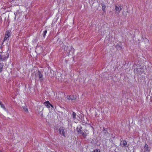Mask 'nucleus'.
<instances>
[{"label":"nucleus","instance_id":"nucleus-1","mask_svg":"<svg viewBox=\"0 0 152 152\" xmlns=\"http://www.w3.org/2000/svg\"><path fill=\"white\" fill-rule=\"evenodd\" d=\"M9 49V47H8V50L7 51V53L6 54H5V53H1L0 52V60L2 61L5 60L8 58L9 56V53L10 52V51H9V52L8 53Z\"/></svg>","mask_w":152,"mask_h":152},{"label":"nucleus","instance_id":"nucleus-2","mask_svg":"<svg viewBox=\"0 0 152 152\" xmlns=\"http://www.w3.org/2000/svg\"><path fill=\"white\" fill-rule=\"evenodd\" d=\"M107 130L108 128H105L104 127H103V135L104 137H105L106 138H107L110 134V133L108 132Z\"/></svg>","mask_w":152,"mask_h":152},{"label":"nucleus","instance_id":"nucleus-3","mask_svg":"<svg viewBox=\"0 0 152 152\" xmlns=\"http://www.w3.org/2000/svg\"><path fill=\"white\" fill-rule=\"evenodd\" d=\"M65 128L64 127H61L59 130L60 134L61 135L66 137V136L65 134Z\"/></svg>","mask_w":152,"mask_h":152},{"label":"nucleus","instance_id":"nucleus-4","mask_svg":"<svg viewBox=\"0 0 152 152\" xmlns=\"http://www.w3.org/2000/svg\"><path fill=\"white\" fill-rule=\"evenodd\" d=\"M123 7L121 5H116L115 6V10L118 12H116V13H119L121 10L122 9Z\"/></svg>","mask_w":152,"mask_h":152},{"label":"nucleus","instance_id":"nucleus-5","mask_svg":"<svg viewBox=\"0 0 152 152\" xmlns=\"http://www.w3.org/2000/svg\"><path fill=\"white\" fill-rule=\"evenodd\" d=\"M38 76L39 77V79L41 82H42L43 80V75L42 74V73L39 70L38 72Z\"/></svg>","mask_w":152,"mask_h":152},{"label":"nucleus","instance_id":"nucleus-6","mask_svg":"<svg viewBox=\"0 0 152 152\" xmlns=\"http://www.w3.org/2000/svg\"><path fill=\"white\" fill-rule=\"evenodd\" d=\"M144 152H149L150 151V148H149L148 145L147 144L145 143L144 146Z\"/></svg>","mask_w":152,"mask_h":152},{"label":"nucleus","instance_id":"nucleus-7","mask_svg":"<svg viewBox=\"0 0 152 152\" xmlns=\"http://www.w3.org/2000/svg\"><path fill=\"white\" fill-rule=\"evenodd\" d=\"M76 97H77L76 95H73L67 96V98L69 100H72L75 99H76Z\"/></svg>","mask_w":152,"mask_h":152},{"label":"nucleus","instance_id":"nucleus-8","mask_svg":"<svg viewBox=\"0 0 152 152\" xmlns=\"http://www.w3.org/2000/svg\"><path fill=\"white\" fill-rule=\"evenodd\" d=\"M82 127L81 126H79L77 128V131L79 134H81V133L83 132L82 130Z\"/></svg>","mask_w":152,"mask_h":152},{"label":"nucleus","instance_id":"nucleus-9","mask_svg":"<svg viewBox=\"0 0 152 152\" xmlns=\"http://www.w3.org/2000/svg\"><path fill=\"white\" fill-rule=\"evenodd\" d=\"M44 104L48 108H50V103L49 101H48L44 102Z\"/></svg>","mask_w":152,"mask_h":152},{"label":"nucleus","instance_id":"nucleus-10","mask_svg":"<svg viewBox=\"0 0 152 152\" xmlns=\"http://www.w3.org/2000/svg\"><path fill=\"white\" fill-rule=\"evenodd\" d=\"M122 143V144L123 145V146L125 147H128V145L127 144V142L125 140H123L122 141L121 143L120 144L121 145Z\"/></svg>","mask_w":152,"mask_h":152},{"label":"nucleus","instance_id":"nucleus-11","mask_svg":"<svg viewBox=\"0 0 152 152\" xmlns=\"http://www.w3.org/2000/svg\"><path fill=\"white\" fill-rule=\"evenodd\" d=\"M64 49L67 52L69 53L70 51V48H69L68 46H66L64 48Z\"/></svg>","mask_w":152,"mask_h":152},{"label":"nucleus","instance_id":"nucleus-12","mask_svg":"<svg viewBox=\"0 0 152 152\" xmlns=\"http://www.w3.org/2000/svg\"><path fill=\"white\" fill-rule=\"evenodd\" d=\"M11 35L10 32L9 30H7L5 35L6 37H9Z\"/></svg>","mask_w":152,"mask_h":152},{"label":"nucleus","instance_id":"nucleus-13","mask_svg":"<svg viewBox=\"0 0 152 152\" xmlns=\"http://www.w3.org/2000/svg\"><path fill=\"white\" fill-rule=\"evenodd\" d=\"M86 131H84V132H83L82 133H81V134H82L83 136V137L84 138H86L87 136V134L86 133Z\"/></svg>","mask_w":152,"mask_h":152},{"label":"nucleus","instance_id":"nucleus-14","mask_svg":"<svg viewBox=\"0 0 152 152\" xmlns=\"http://www.w3.org/2000/svg\"><path fill=\"white\" fill-rule=\"evenodd\" d=\"M4 66V64L3 63H0V73L2 71V68Z\"/></svg>","mask_w":152,"mask_h":152},{"label":"nucleus","instance_id":"nucleus-15","mask_svg":"<svg viewBox=\"0 0 152 152\" xmlns=\"http://www.w3.org/2000/svg\"><path fill=\"white\" fill-rule=\"evenodd\" d=\"M139 70V73L142 74L144 72V69L143 68H140L138 69Z\"/></svg>","mask_w":152,"mask_h":152},{"label":"nucleus","instance_id":"nucleus-16","mask_svg":"<svg viewBox=\"0 0 152 152\" xmlns=\"http://www.w3.org/2000/svg\"><path fill=\"white\" fill-rule=\"evenodd\" d=\"M23 107L24 110L25 111L26 113L28 112V109L27 108V106L26 105L25 106H23Z\"/></svg>","mask_w":152,"mask_h":152},{"label":"nucleus","instance_id":"nucleus-17","mask_svg":"<svg viewBox=\"0 0 152 152\" xmlns=\"http://www.w3.org/2000/svg\"><path fill=\"white\" fill-rule=\"evenodd\" d=\"M72 115L73 119H75L76 118V113L75 112H73Z\"/></svg>","mask_w":152,"mask_h":152},{"label":"nucleus","instance_id":"nucleus-18","mask_svg":"<svg viewBox=\"0 0 152 152\" xmlns=\"http://www.w3.org/2000/svg\"><path fill=\"white\" fill-rule=\"evenodd\" d=\"M8 38L9 39V38L8 37H6V36L5 35V37H4V39H3V42L2 43V44H3V42H4L6 40H7Z\"/></svg>","mask_w":152,"mask_h":152},{"label":"nucleus","instance_id":"nucleus-19","mask_svg":"<svg viewBox=\"0 0 152 152\" xmlns=\"http://www.w3.org/2000/svg\"><path fill=\"white\" fill-rule=\"evenodd\" d=\"M93 152H100L99 149H97L94 150Z\"/></svg>","mask_w":152,"mask_h":152},{"label":"nucleus","instance_id":"nucleus-20","mask_svg":"<svg viewBox=\"0 0 152 152\" xmlns=\"http://www.w3.org/2000/svg\"><path fill=\"white\" fill-rule=\"evenodd\" d=\"M47 33V30H46L43 32V37H45Z\"/></svg>","mask_w":152,"mask_h":152},{"label":"nucleus","instance_id":"nucleus-21","mask_svg":"<svg viewBox=\"0 0 152 152\" xmlns=\"http://www.w3.org/2000/svg\"><path fill=\"white\" fill-rule=\"evenodd\" d=\"M1 106L4 110H6V108H5V106H4V105L3 104L1 105Z\"/></svg>","mask_w":152,"mask_h":152},{"label":"nucleus","instance_id":"nucleus-22","mask_svg":"<svg viewBox=\"0 0 152 152\" xmlns=\"http://www.w3.org/2000/svg\"><path fill=\"white\" fill-rule=\"evenodd\" d=\"M106 6L105 5L104 6H103V7H102V10L104 12H105V9L106 8Z\"/></svg>","mask_w":152,"mask_h":152},{"label":"nucleus","instance_id":"nucleus-23","mask_svg":"<svg viewBox=\"0 0 152 152\" xmlns=\"http://www.w3.org/2000/svg\"><path fill=\"white\" fill-rule=\"evenodd\" d=\"M101 4L102 7L105 5L104 4V3H101Z\"/></svg>","mask_w":152,"mask_h":152},{"label":"nucleus","instance_id":"nucleus-24","mask_svg":"<svg viewBox=\"0 0 152 152\" xmlns=\"http://www.w3.org/2000/svg\"><path fill=\"white\" fill-rule=\"evenodd\" d=\"M50 106H51L52 108H54V107H53V106L50 104Z\"/></svg>","mask_w":152,"mask_h":152},{"label":"nucleus","instance_id":"nucleus-25","mask_svg":"<svg viewBox=\"0 0 152 152\" xmlns=\"http://www.w3.org/2000/svg\"><path fill=\"white\" fill-rule=\"evenodd\" d=\"M135 71H137V72L138 71H139V70H138V69H137V68H136V69H135Z\"/></svg>","mask_w":152,"mask_h":152},{"label":"nucleus","instance_id":"nucleus-26","mask_svg":"<svg viewBox=\"0 0 152 152\" xmlns=\"http://www.w3.org/2000/svg\"><path fill=\"white\" fill-rule=\"evenodd\" d=\"M3 104L1 102H0V105L1 106V105Z\"/></svg>","mask_w":152,"mask_h":152},{"label":"nucleus","instance_id":"nucleus-27","mask_svg":"<svg viewBox=\"0 0 152 152\" xmlns=\"http://www.w3.org/2000/svg\"><path fill=\"white\" fill-rule=\"evenodd\" d=\"M110 152H116V151H115V152H113V151H112Z\"/></svg>","mask_w":152,"mask_h":152}]
</instances>
